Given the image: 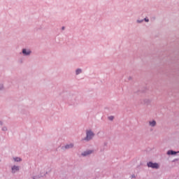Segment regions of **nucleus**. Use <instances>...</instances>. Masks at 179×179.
Returning <instances> with one entry per match:
<instances>
[{
  "label": "nucleus",
  "instance_id": "obj_15",
  "mask_svg": "<svg viewBox=\"0 0 179 179\" xmlns=\"http://www.w3.org/2000/svg\"><path fill=\"white\" fill-rule=\"evenodd\" d=\"M3 90V85H0V90Z\"/></svg>",
  "mask_w": 179,
  "mask_h": 179
},
{
  "label": "nucleus",
  "instance_id": "obj_17",
  "mask_svg": "<svg viewBox=\"0 0 179 179\" xmlns=\"http://www.w3.org/2000/svg\"><path fill=\"white\" fill-rule=\"evenodd\" d=\"M0 85H3V84H1V83H0Z\"/></svg>",
  "mask_w": 179,
  "mask_h": 179
},
{
  "label": "nucleus",
  "instance_id": "obj_5",
  "mask_svg": "<svg viewBox=\"0 0 179 179\" xmlns=\"http://www.w3.org/2000/svg\"><path fill=\"white\" fill-rule=\"evenodd\" d=\"M92 153H93L92 150H87L86 151H84L83 153H81V156H83L84 157H85L86 156H89L92 155Z\"/></svg>",
  "mask_w": 179,
  "mask_h": 179
},
{
  "label": "nucleus",
  "instance_id": "obj_2",
  "mask_svg": "<svg viewBox=\"0 0 179 179\" xmlns=\"http://www.w3.org/2000/svg\"><path fill=\"white\" fill-rule=\"evenodd\" d=\"M10 171L12 174H16V173H19L20 171V166L19 165H12L10 166Z\"/></svg>",
  "mask_w": 179,
  "mask_h": 179
},
{
  "label": "nucleus",
  "instance_id": "obj_13",
  "mask_svg": "<svg viewBox=\"0 0 179 179\" xmlns=\"http://www.w3.org/2000/svg\"><path fill=\"white\" fill-rule=\"evenodd\" d=\"M143 22V20H137L136 22L137 23H142Z\"/></svg>",
  "mask_w": 179,
  "mask_h": 179
},
{
  "label": "nucleus",
  "instance_id": "obj_12",
  "mask_svg": "<svg viewBox=\"0 0 179 179\" xmlns=\"http://www.w3.org/2000/svg\"><path fill=\"white\" fill-rule=\"evenodd\" d=\"M108 120H110V121H113V120H114V116H109Z\"/></svg>",
  "mask_w": 179,
  "mask_h": 179
},
{
  "label": "nucleus",
  "instance_id": "obj_8",
  "mask_svg": "<svg viewBox=\"0 0 179 179\" xmlns=\"http://www.w3.org/2000/svg\"><path fill=\"white\" fill-rule=\"evenodd\" d=\"M148 124H149L150 127L153 128L157 125V123L155 122V120H150L148 122Z\"/></svg>",
  "mask_w": 179,
  "mask_h": 179
},
{
  "label": "nucleus",
  "instance_id": "obj_7",
  "mask_svg": "<svg viewBox=\"0 0 179 179\" xmlns=\"http://www.w3.org/2000/svg\"><path fill=\"white\" fill-rule=\"evenodd\" d=\"M73 146H75V144H73V143H68V144H66L63 148L64 149H66V150H68V149H73Z\"/></svg>",
  "mask_w": 179,
  "mask_h": 179
},
{
  "label": "nucleus",
  "instance_id": "obj_4",
  "mask_svg": "<svg viewBox=\"0 0 179 179\" xmlns=\"http://www.w3.org/2000/svg\"><path fill=\"white\" fill-rule=\"evenodd\" d=\"M148 167H150L151 169H159V164L153 163L152 162H148L147 164Z\"/></svg>",
  "mask_w": 179,
  "mask_h": 179
},
{
  "label": "nucleus",
  "instance_id": "obj_9",
  "mask_svg": "<svg viewBox=\"0 0 179 179\" xmlns=\"http://www.w3.org/2000/svg\"><path fill=\"white\" fill-rule=\"evenodd\" d=\"M83 72V70H82V69H76V75H80V73H82Z\"/></svg>",
  "mask_w": 179,
  "mask_h": 179
},
{
  "label": "nucleus",
  "instance_id": "obj_6",
  "mask_svg": "<svg viewBox=\"0 0 179 179\" xmlns=\"http://www.w3.org/2000/svg\"><path fill=\"white\" fill-rule=\"evenodd\" d=\"M22 161L23 159L20 157H13V162L14 163H22Z\"/></svg>",
  "mask_w": 179,
  "mask_h": 179
},
{
  "label": "nucleus",
  "instance_id": "obj_3",
  "mask_svg": "<svg viewBox=\"0 0 179 179\" xmlns=\"http://www.w3.org/2000/svg\"><path fill=\"white\" fill-rule=\"evenodd\" d=\"M23 57H30L31 55V50L29 48H23L20 53Z\"/></svg>",
  "mask_w": 179,
  "mask_h": 179
},
{
  "label": "nucleus",
  "instance_id": "obj_1",
  "mask_svg": "<svg viewBox=\"0 0 179 179\" xmlns=\"http://www.w3.org/2000/svg\"><path fill=\"white\" fill-rule=\"evenodd\" d=\"M85 134L86 136L83 138V141H85V142H90L94 138L95 134L92 129H87Z\"/></svg>",
  "mask_w": 179,
  "mask_h": 179
},
{
  "label": "nucleus",
  "instance_id": "obj_14",
  "mask_svg": "<svg viewBox=\"0 0 179 179\" xmlns=\"http://www.w3.org/2000/svg\"><path fill=\"white\" fill-rule=\"evenodd\" d=\"M143 20H144V22H149V18H148V17H145V18H144L143 19Z\"/></svg>",
  "mask_w": 179,
  "mask_h": 179
},
{
  "label": "nucleus",
  "instance_id": "obj_10",
  "mask_svg": "<svg viewBox=\"0 0 179 179\" xmlns=\"http://www.w3.org/2000/svg\"><path fill=\"white\" fill-rule=\"evenodd\" d=\"M167 155H177V152H176V151H173V150H169L168 152H167Z\"/></svg>",
  "mask_w": 179,
  "mask_h": 179
},
{
  "label": "nucleus",
  "instance_id": "obj_11",
  "mask_svg": "<svg viewBox=\"0 0 179 179\" xmlns=\"http://www.w3.org/2000/svg\"><path fill=\"white\" fill-rule=\"evenodd\" d=\"M2 131H3L4 132H6V131H8V127H2Z\"/></svg>",
  "mask_w": 179,
  "mask_h": 179
},
{
  "label": "nucleus",
  "instance_id": "obj_16",
  "mask_svg": "<svg viewBox=\"0 0 179 179\" xmlns=\"http://www.w3.org/2000/svg\"><path fill=\"white\" fill-rule=\"evenodd\" d=\"M3 123L0 121V125H3Z\"/></svg>",
  "mask_w": 179,
  "mask_h": 179
}]
</instances>
